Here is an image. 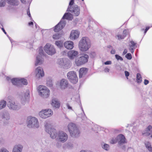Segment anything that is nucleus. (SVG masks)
Wrapping results in <instances>:
<instances>
[{
  "instance_id": "26",
  "label": "nucleus",
  "mask_w": 152,
  "mask_h": 152,
  "mask_svg": "<svg viewBox=\"0 0 152 152\" xmlns=\"http://www.w3.org/2000/svg\"><path fill=\"white\" fill-rule=\"evenodd\" d=\"M11 82L12 84L18 86H20V79L14 78L11 80Z\"/></svg>"
},
{
  "instance_id": "1",
  "label": "nucleus",
  "mask_w": 152,
  "mask_h": 152,
  "mask_svg": "<svg viewBox=\"0 0 152 152\" xmlns=\"http://www.w3.org/2000/svg\"><path fill=\"white\" fill-rule=\"evenodd\" d=\"M7 106L9 109L13 110H18L21 109V106L20 103L11 96H8L7 100Z\"/></svg>"
},
{
  "instance_id": "21",
  "label": "nucleus",
  "mask_w": 152,
  "mask_h": 152,
  "mask_svg": "<svg viewBox=\"0 0 152 152\" xmlns=\"http://www.w3.org/2000/svg\"><path fill=\"white\" fill-rule=\"evenodd\" d=\"M68 82L67 80L65 79H63L60 82V86L61 89H64L68 86Z\"/></svg>"
},
{
  "instance_id": "6",
  "label": "nucleus",
  "mask_w": 152,
  "mask_h": 152,
  "mask_svg": "<svg viewBox=\"0 0 152 152\" xmlns=\"http://www.w3.org/2000/svg\"><path fill=\"white\" fill-rule=\"evenodd\" d=\"M88 55L86 54H83L81 56L75 59V64L77 66H80L84 64L88 61Z\"/></svg>"
},
{
  "instance_id": "17",
  "label": "nucleus",
  "mask_w": 152,
  "mask_h": 152,
  "mask_svg": "<svg viewBox=\"0 0 152 152\" xmlns=\"http://www.w3.org/2000/svg\"><path fill=\"white\" fill-rule=\"evenodd\" d=\"M80 32L78 30H73L70 33V38L72 40H75L78 38Z\"/></svg>"
},
{
  "instance_id": "32",
  "label": "nucleus",
  "mask_w": 152,
  "mask_h": 152,
  "mask_svg": "<svg viewBox=\"0 0 152 152\" xmlns=\"http://www.w3.org/2000/svg\"><path fill=\"white\" fill-rule=\"evenodd\" d=\"M47 86L49 87L52 86L53 83L52 80L49 78L47 79Z\"/></svg>"
},
{
  "instance_id": "64",
  "label": "nucleus",
  "mask_w": 152,
  "mask_h": 152,
  "mask_svg": "<svg viewBox=\"0 0 152 152\" xmlns=\"http://www.w3.org/2000/svg\"><path fill=\"white\" fill-rule=\"evenodd\" d=\"M28 24L29 26L33 25V23L32 22H31L28 23Z\"/></svg>"
},
{
  "instance_id": "7",
  "label": "nucleus",
  "mask_w": 152,
  "mask_h": 152,
  "mask_svg": "<svg viewBox=\"0 0 152 152\" xmlns=\"http://www.w3.org/2000/svg\"><path fill=\"white\" fill-rule=\"evenodd\" d=\"M44 55L45 53L42 50V47L40 48L39 50V55L36 57L35 66L40 65L43 63L44 59L42 57L45 56Z\"/></svg>"
},
{
  "instance_id": "61",
  "label": "nucleus",
  "mask_w": 152,
  "mask_h": 152,
  "mask_svg": "<svg viewBox=\"0 0 152 152\" xmlns=\"http://www.w3.org/2000/svg\"><path fill=\"white\" fill-rule=\"evenodd\" d=\"M149 27H147L145 30V31H144V33H145L149 29Z\"/></svg>"
},
{
  "instance_id": "25",
  "label": "nucleus",
  "mask_w": 152,
  "mask_h": 152,
  "mask_svg": "<svg viewBox=\"0 0 152 152\" xmlns=\"http://www.w3.org/2000/svg\"><path fill=\"white\" fill-rule=\"evenodd\" d=\"M64 19L71 20L72 19V15L68 12L66 13L61 19L64 20Z\"/></svg>"
},
{
  "instance_id": "44",
  "label": "nucleus",
  "mask_w": 152,
  "mask_h": 152,
  "mask_svg": "<svg viewBox=\"0 0 152 152\" xmlns=\"http://www.w3.org/2000/svg\"><path fill=\"white\" fill-rule=\"evenodd\" d=\"M115 50L113 48V47H112V50L110 51L111 54H114L115 53Z\"/></svg>"
},
{
  "instance_id": "45",
  "label": "nucleus",
  "mask_w": 152,
  "mask_h": 152,
  "mask_svg": "<svg viewBox=\"0 0 152 152\" xmlns=\"http://www.w3.org/2000/svg\"><path fill=\"white\" fill-rule=\"evenodd\" d=\"M117 37H118V39H123L124 37L123 36H122L121 35H117Z\"/></svg>"
},
{
  "instance_id": "24",
  "label": "nucleus",
  "mask_w": 152,
  "mask_h": 152,
  "mask_svg": "<svg viewBox=\"0 0 152 152\" xmlns=\"http://www.w3.org/2000/svg\"><path fill=\"white\" fill-rule=\"evenodd\" d=\"M23 146L20 145L15 146L13 148L12 152H22Z\"/></svg>"
},
{
  "instance_id": "51",
  "label": "nucleus",
  "mask_w": 152,
  "mask_h": 152,
  "mask_svg": "<svg viewBox=\"0 0 152 152\" xmlns=\"http://www.w3.org/2000/svg\"><path fill=\"white\" fill-rule=\"evenodd\" d=\"M123 36L125 37L127 34V32L126 30H124L123 31Z\"/></svg>"
},
{
  "instance_id": "36",
  "label": "nucleus",
  "mask_w": 152,
  "mask_h": 152,
  "mask_svg": "<svg viewBox=\"0 0 152 152\" xmlns=\"http://www.w3.org/2000/svg\"><path fill=\"white\" fill-rule=\"evenodd\" d=\"M61 37V35L59 33H56L55 34L53 35V39H59Z\"/></svg>"
},
{
  "instance_id": "57",
  "label": "nucleus",
  "mask_w": 152,
  "mask_h": 152,
  "mask_svg": "<svg viewBox=\"0 0 152 152\" xmlns=\"http://www.w3.org/2000/svg\"><path fill=\"white\" fill-rule=\"evenodd\" d=\"M104 71L105 72H109L110 71V69L107 68H106L104 69Z\"/></svg>"
},
{
  "instance_id": "2",
  "label": "nucleus",
  "mask_w": 152,
  "mask_h": 152,
  "mask_svg": "<svg viewBox=\"0 0 152 152\" xmlns=\"http://www.w3.org/2000/svg\"><path fill=\"white\" fill-rule=\"evenodd\" d=\"M91 45L90 40L87 37H82L79 43V48L83 51L87 50L90 48Z\"/></svg>"
},
{
  "instance_id": "55",
  "label": "nucleus",
  "mask_w": 152,
  "mask_h": 152,
  "mask_svg": "<svg viewBox=\"0 0 152 152\" xmlns=\"http://www.w3.org/2000/svg\"><path fill=\"white\" fill-rule=\"evenodd\" d=\"M27 14L29 17L31 18V15L30 12V11L29 9L27 10Z\"/></svg>"
},
{
  "instance_id": "20",
  "label": "nucleus",
  "mask_w": 152,
  "mask_h": 152,
  "mask_svg": "<svg viewBox=\"0 0 152 152\" xmlns=\"http://www.w3.org/2000/svg\"><path fill=\"white\" fill-rule=\"evenodd\" d=\"M58 64L60 67H63L65 69H68L69 67L68 64H65L64 62L63 58H60L58 60Z\"/></svg>"
},
{
  "instance_id": "58",
  "label": "nucleus",
  "mask_w": 152,
  "mask_h": 152,
  "mask_svg": "<svg viewBox=\"0 0 152 152\" xmlns=\"http://www.w3.org/2000/svg\"><path fill=\"white\" fill-rule=\"evenodd\" d=\"M66 106H67V108H68V109L72 110V107H71L68 103L66 104Z\"/></svg>"
},
{
  "instance_id": "54",
  "label": "nucleus",
  "mask_w": 152,
  "mask_h": 152,
  "mask_svg": "<svg viewBox=\"0 0 152 152\" xmlns=\"http://www.w3.org/2000/svg\"><path fill=\"white\" fill-rule=\"evenodd\" d=\"M130 42L131 44V45H132V46H133L135 47V46L136 45V43H134V42L133 41H131Z\"/></svg>"
},
{
  "instance_id": "48",
  "label": "nucleus",
  "mask_w": 152,
  "mask_h": 152,
  "mask_svg": "<svg viewBox=\"0 0 152 152\" xmlns=\"http://www.w3.org/2000/svg\"><path fill=\"white\" fill-rule=\"evenodd\" d=\"M111 64L112 62L110 61H107L104 63V64L105 65H109Z\"/></svg>"
},
{
  "instance_id": "18",
  "label": "nucleus",
  "mask_w": 152,
  "mask_h": 152,
  "mask_svg": "<svg viewBox=\"0 0 152 152\" xmlns=\"http://www.w3.org/2000/svg\"><path fill=\"white\" fill-rule=\"evenodd\" d=\"M116 139L119 144H122L126 142L125 138L122 134L119 135L116 137Z\"/></svg>"
},
{
  "instance_id": "11",
  "label": "nucleus",
  "mask_w": 152,
  "mask_h": 152,
  "mask_svg": "<svg viewBox=\"0 0 152 152\" xmlns=\"http://www.w3.org/2000/svg\"><path fill=\"white\" fill-rule=\"evenodd\" d=\"M67 11L73 13L74 16H77L79 15L80 13V7L76 5H74L73 7H68Z\"/></svg>"
},
{
  "instance_id": "43",
  "label": "nucleus",
  "mask_w": 152,
  "mask_h": 152,
  "mask_svg": "<svg viewBox=\"0 0 152 152\" xmlns=\"http://www.w3.org/2000/svg\"><path fill=\"white\" fill-rule=\"evenodd\" d=\"M117 140L116 139V138H113L110 141V143H111L112 144H114L116 143L117 142Z\"/></svg>"
},
{
  "instance_id": "37",
  "label": "nucleus",
  "mask_w": 152,
  "mask_h": 152,
  "mask_svg": "<svg viewBox=\"0 0 152 152\" xmlns=\"http://www.w3.org/2000/svg\"><path fill=\"white\" fill-rule=\"evenodd\" d=\"M137 82L138 83H140L142 81L141 77L139 73H137Z\"/></svg>"
},
{
  "instance_id": "59",
  "label": "nucleus",
  "mask_w": 152,
  "mask_h": 152,
  "mask_svg": "<svg viewBox=\"0 0 152 152\" xmlns=\"http://www.w3.org/2000/svg\"><path fill=\"white\" fill-rule=\"evenodd\" d=\"M127 49H124L123 53V55H124L127 53Z\"/></svg>"
},
{
  "instance_id": "5",
  "label": "nucleus",
  "mask_w": 152,
  "mask_h": 152,
  "mask_svg": "<svg viewBox=\"0 0 152 152\" xmlns=\"http://www.w3.org/2000/svg\"><path fill=\"white\" fill-rule=\"evenodd\" d=\"M50 124L46 123L45 125V130L50 135V137L52 139H55L58 135V134L56 130L53 128H52Z\"/></svg>"
},
{
  "instance_id": "15",
  "label": "nucleus",
  "mask_w": 152,
  "mask_h": 152,
  "mask_svg": "<svg viewBox=\"0 0 152 152\" xmlns=\"http://www.w3.org/2000/svg\"><path fill=\"white\" fill-rule=\"evenodd\" d=\"M78 54V52L74 50H69L67 53L68 57L72 60L74 59Z\"/></svg>"
},
{
  "instance_id": "38",
  "label": "nucleus",
  "mask_w": 152,
  "mask_h": 152,
  "mask_svg": "<svg viewBox=\"0 0 152 152\" xmlns=\"http://www.w3.org/2000/svg\"><path fill=\"white\" fill-rule=\"evenodd\" d=\"M6 4L4 0H0V7H4Z\"/></svg>"
},
{
  "instance_id": "47",
  "label": "nucleus",
  "mask_w": 152,
  "mask_h": 152,
  "mask_svg": "<svg viewBox=\"0 0 152 152\" xmlns=\"http://www.w3.org/2000/svg\"><path fill=\"white\" fill-rule=\"evenodd\" d=\"M125 74L126 77L127 78H128V77L129 75V72L127 71H125Z\"/></svg>"
},
{
  "instance_id": "16",
  "label": "nucleus",
  "mask_w": 152,
  "mask_h": 152,
  "mask_svg": "<svg viewBox=\"0 0 152 152\" xmlns=\"http://www.w3.org/2000/svg\"><path fill=\"white\" fill-rule=\"evenodd\" d=\"M29 91L28 90L26 91L24 94V96H23L21 99V103L23 104L28 102L29 98Z\"/></svg>"
},
{
  "instance_id": "41",
  "label": "nucleus",
  "mask_w": 152,
  "mask_h": 152,
  "mask_svg": "<svg viewBox=\"0 0 152 152\" xmlns=\"http://www.w3.org/2000/svg\"><path fill=\"white\" fill-rule=\"evenodd\" d=\"M125 57L129 60H130L132 58V57L130 53H127L125 56Z\"/></svg>"
},
{
  "instance_id": "39",
  "label": "nucleus",
  "mask_w": 152,
  "mask_h": 152,
  "mask_svg": "<svg viewBox=\"0 0 152 152\" xmlns=\"http://www.w3.org/2000/svg\"><path fill=\"white\" fill-rule=\"evenodd\" d=\"M55 44L58 47L60 48L62 46V44L60 41H56L55 42Z\"/></svg>"
},
{
  "instance_id": "8",
  "label": "nucleus",
  "mask_w": 152,
  "mask_h": 152,
  "mask_svg": "<svg viewBox=\"0 0 152 152\" xmlns=\"http://www.w3.org/2000/svg\"><path fill=\"white\" fill-rule=\"evenodd\" d=\"M27 126L29 128L36 127L39 126L38 120L35 117H28V118Z\"/></svg>"
},
{
  "instance_id": "9",
  "label": "nucleus",
  "mask_w": 152,
  "mask_h": 152,
  "mask_svg": "<svg viewBox=\"0 0 152 152\" xmlns=\"http://www.w3.org/2000/svg\"><path fill=\"white\" fill-rule=\"evenodd\" d=\"M67 76L71 83L76 84L78 82V79L75 72H69L67 73Z\"/></svg>"
},
{
  "instance_id": "63",
  "label": "nucleus",
  "mask_w": 152,
  "mask_h": 152,
  "mask_svg": "<svg viewBox=\"0 0 152 152\" xmlns=\"http://www.w3.org/2000/svg\"><path fill=\"white\" fill-rule=\"evenodd\" d=\"M62 53H63V55H66V53H67V52L66 51H64L62 52Z\"/></svg>"
},
{
  "instance_id": "14",
  "label": "nucleus",
  "mask_w": 152,
  "mask_h": 152,
  "mask_svg": "<svg viewBox=\"0 0 152 152\" xmlns=\"http://www.w3.org/2000/svg\"><path fill=\"white\" fill-rule=\"evenodd\" d=\"M35 72L36 77L38 78H39L40 77H42L44 75V73L43 69L40 66L37 67L36 69Z\"/></svg>"
},
{
  "instance_id": "62",
  "label": "nucleus",
  "mask_w": 152,
  "mask_h": 152,
  "mask_svg": "<svg viewBox=\"0 0 152 152\" xmlns=\"http://www.w3.org/2000/svg\"><path fill=\"white\" fill-rule=\"evenodd\" d=\"M148 149L149 151L152 152V147H151V146L148 147Z\"/></svg>"
},
{
  "instance_id": "19",
  "label": "nucleus",
  "mask_w": 152,
  "mask_h": 152,
  "mask_svg": "<svg viewBox=\"0 0 152 152\" xmlns=\"http://www.w3.org/2000/svg\"><path fill=\"white\" fill-rule=\"evenodd\" d=\"M51 104L54 108H58L60 107V102L57 99L54 98L52 99Z\"/></svg>"
},
{
  "instance_id": "12",
  "label": "nucleus",
  "mask_w": 152,
  "mask_h": 152,
  "mask_svg": "<svg viewBox=\"0 0 152 152\" xmlns=\"http://www.w3.org/2000/svg\"><path fill=\"white\" fill-rule=\"evenodd\" d=\"M65 20L61 19L60 22L55 27L54 31L55 32H58L62 29L66 24Z\"/></svg>"
},
{
  "instance_id": "40",
  "label": "nucleus",
  "mask_w": 152,
  "mask_h": 152,
  "mask_svg": "<svg viewBox=\"0 0 152 152\" xmlns=\"http://www.w3.org/2000/svg\"><path fill=\"white\" fill-rule=\"evenodd\" d=\"M115 58L116 59L117 61L120 60L121 61H122L123 60V58L117 54L115 55Z\"/></svg>"
},
{
  "instance_id": "28",
  "label": "nucleus",
  "mask_w": 152,
  "mask_h": 152,
  "mask_svg": "<svg viewBox=\"0 0 152 152\" xmlns=\"http://www.w3.org/2000/svg\"><path fill=\"white\" fill-rule=\"evenodd\" d=\"M39 115L42 118H48L44 110H42L39 112Z\"/></svg>"
},
{
  "instance_id": "3",
  "label": "nucleus",
  "mask_w": 152,
  "mask_h": 152,
  "mask_svg": "<svg viewBox=\"0 0 152 152\" xmlns=\"http://www.w3.org/2000/svg\"><path fill=\"white\" fill-rule=\"evenodd\" d=\"M68 129L72 137H78L80 133L78 129L74 123H70L68 125Z\"/></svg>"
},
{
  "instance_id": "33",
  "label": "nucleus",
  "mask_w": 152,
  "mask_h": 152,
  "mask_svg": "<svg viewBox=\"0 0 152 152\" xmlns=\"http://www.w3.org/2000/svg\"><path fill=\"white\" fill-rule=\"evenodd\" d=\"M20 86L21 84L27 85L28 83L27 80L24 78L20 79Z\"/></svg>"
},
{
  "instance_id": "31",
  "label": "nucleus",
  "mask_w": 152,
  "mask_h": 152,
  "mask_svg": "<svg viewBox=\"0 0 152 152\" xmlns=\"http://www.w3.org/2000/svg\"><path fill=\"white\" fill-rule=\"evenodd\" d=\"M6 105V102L4 100L0 102V110L4 108Z\"/></svg>"
},
{
  "instance_id": "46",
  "label": "nucleus",
  "mask_w": 152,
  "mask_h": 152,
  "mask_svg": "<svg viewBox=\"0 0 152 152\" xmlns=\"http://www.w3.org/2000/svg\"><path fill=\"white\" fill-rule=\"evenodd\" d=\"M115 66L117 69L121 70V67L119 65L116 64Z\"/></svg>"
},
{
  "instance_id": "27",
  "label": "nucleus",
  "mask_w": 152,
  "mask_h": 152,
  "mask_svg": "<svg viewBox=\"0 0 152 152\" xmlns=\"http://www.w3.org/2000/svg\"><path fill=\"white\" fill-rule=\"evenodd\" d=\"M8 3L12 5H17L18 4V0H7Z\"/></svg>"
},
{
  "instance_id": "49",
  "label": "nucleus",
  "mask_w": 152,
  "mask_h": 152,
  "mask_svg": "<svg viewBox=\"0 0 152 152\" xmlns=\"http://www.w3.org/2000/svg\"><path fill=\"white\" fill-rule=\"evenodd\" d=\"M74 3V0H71L69 4V6L71 7Z\"/></svg>"
},
{
  "instance_id": "13",
  "label": "nucleus",
  "mask_w": 152,
  "mask_h": 152,
  "mask_svg": "<svg viewBox=\"0 0 152 152\" xmlns=\"http://www.w3.org/2000/svg\"><path fill=\"white\" fill-rule=\"evenodd\" d=\"M58 140L62 142H66L68 138V135L65 132L63 131H60L58 134Z\"/></svg>"
},
{
  "instance_id": "60",
  "label": "nucleus",
  "mask_w": 152,
  "mask_h": 152,
  "mask_svg": "<svg viewBox=\"0 0 152 152\" xmlns=\"http://www.w3.org/2000/svg\"><path fill=\"white\" fill-rule=\"evenodd\" d=\"M129 50L130 51V52L132 53H133L134 52V49L132 48H129Z\"/></svg>"
},
{
  "instance_id": "34",
  "label": "nucleus",
  "mask_w": 152,
  "mask_h": 152,
  "mask_svg": "<svg viewBox=\"0 0 152 152\" xmlns=\"http://www.w3.org/2000/svg\"><path fill=\"white\" fill-rule=\"evenodd\" d=\"M151 128L152 126H151L149 125L147 127L146 130H145V134H146V135H148L150 134V133L149 132L150 131V130L151 129Z\"/></svg>"
},
{
  "instance_id": "53",
  "label": "nucleus",
  "mask_w": 152,
  "mask_h": 152,
  "mask_svg": "<svg viewBox=\"0 0 152 152\" xmlns=\"http://www.w3.org/2000/svg\"><path fill=\"white\" fill-rule=\"evenodd\" d=\"M80 152H93L92 151L90 150H82Z\"/></svg>"
},
{
  "instance_id": "50",
  "label": "nucleus",
  "mask_w": 152,
  "mask_h": 152,
  "mask_svg": "<svg viewBox=\"0 0 152 152\" xmlns=\"http://www.w3.org/2000/svg\"><path fill=\"white\" fill-rule=\"evenodd\" d=\"M145 146L148 149V147H151V145H150V143L148 142L145 144Z\"/></svg>"
},
{
  "instance_id": "22",
  "label": "nucleus",
  "mask_w": 152,
  "mask_h": 152,
  "mask_svg": "<svg viewBox=\"0 0 152 152\" xmlns=\"http://www.w3.org/2000/svg\"><path fill=\"white\" fill-rule=\"evenodd\" d=\"M88 70L86 68H82L80 69L79 71V78H81L85 77L87 72Z\"/></svg>"
},
{
  "instance_id": "35",
  "label": "nucleus",
  "mask_w": 152,
  "mask_h": 152,
  "mask_svg": "<svg viewBox=\"0 0 152 152\" xmlns=\"http://www.w3.org/2000/svg\"><path fill=\"white\" fill-rule=\"evenodd\" d=\"M102 148L106 151H108L110 149V146L107 144H104L102 145Z\"/></svg>"
},
{
  "instance_id": "10",
  "label": "nucleus",
  "mask_w": 152,
  "mask_h": 152,
  "mask_svg": "<svg viewBox=\"0 0 152 152\" xmlns=\"http://www.w3.org/2000/svg\"><path fill=\"white\" fill-rule=\"evenodd\" d=\"M45 51L48 54L52 55L56 53V49L54 46L49 43L47 44L44 47Z\"/></svg>"
},
{
  "instance_id": "30",
  "label": "nucleus",
  "mask_w": 152,
  "mask_h": 152,
  "mask_svg": "<svg viewBox=\"0 0 152 152\" xmlns=\"http://www.w3.org/2000/svg\"><path fill=\"white\" fill-rule=\"evenodd\" d=\"M45 114H46L47 117H49L52 115L53 114V112L50 109L44 110Z\"/></svg>"
},
{
  "instance_id": "42",
  "label": "nucleus",
  "mask_w": 152,
  "mask_h": 152,
  "mask_svg": "<svg viewBox=\"0 0 152 152\" xmlns=\"http://www.w3.org/2000/svg\"><path fill=\"white\" fill-rule=\"evenodd\" d=\"M0 152H9L6 148L3 147L0 148Z\"/></svg>"
},
{
  "instance_id": "56",
  "label": "nucleus",
  "mask_w": 152,
  "mask_h": 152,
  "mask_svg": "<svg viewBox=\"0 0 152 152\" xmlns=\"http://www.w3.org/2000/svg\"><path fill=\"white\" fill-rule=\"evenodd\" d=\"M149 83V81L148 80L145 79L144 80V83L145 85H146Z\"/></svg>"
},
{
  "instance_id": "29",
  "label": "nucleus",
  "mask_w": 152,
  "mask_h": 152,
  "mask_svg": "<svg viewBox=\"0 0 152 152\" xmlns=\"http://www.w3.org/2000/svg\"><path fill=\"white\" fill-rule=\"evenodd\" d=\"M2 117L3 119L9 120L10 118L9 113L7 112L4 113L2 115Z\"/></svg>"
},
{
  "instance_id": "23",
  "label": "nucleus",
  "mask_w": 152,
  "mask_h": 152,
  "mask_svg": "<svg viewBox=\"0 0 152 152\" xmlns=\"http://www.w3.org/2000/svg\"><path fill=\"white\" fill-rule=\"evenodd\" d=\"M73 43L71 41H67L64 43V46L65 48L68 49H72L73 47Z\"/></svg>"
},
{
  "instance_id": "4",
  "label": "nucleus",
  "mask_w": 152,
  "mask_h": 152,
  "mask_svg": "<svg viewBox=\"0 0 152 152\" xmlns=\"http://www.w3.org/2000/svg\"><path fill=\"white\" fill-rule=\"evenodd\" d=\"M39 94L43 98H47L50 94L49 90L45 86L40 85L38 88Z\"/></svg>"
},
{
  "instance_id": "52",
  "label": "nucleus",
  "mask_w": 152,
  "mask_h": 152,
  "mask_svg": "<svg viewBox=\"0 0 152 152\" xmlns=\"http://www.w3.org/2000/svg\"><path fill=\"white\" fill-rule=\"evenodd\" d=\"M67 145L68 147H72L73 146V145L71 143V142H69L67 144Z\"/></svg>"
}]
</instances>
